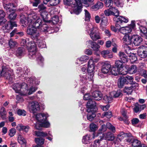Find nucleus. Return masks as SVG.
<instances>
[{"instance_id":"obj_1","label":"nucleus","mask_w":147,"mask_h":147,"mask_svg":"<svg viewBox=\"0 0 147 147\" xmlns=\"http://www.w3.org/2000/svg\"><path fill=\"white\" fill-rule=\"evenodd\" d=\"M26 13L28 15V16L26 18L23 17L20 19L21 23L24 25L22 26L24 27L27 25L31 26L35 28L39 29L41 32L45 33L49 32L50 29L52 28L49 27L46 24H45L44 22L40 18L38 15L35 13L32 9H30Z\"/></svg>"},{"instance_id":"obj_2","label":"nucleus","mask_w":147,"mask_h":147,"mask_svg":"<svg viewBox=\"0 0 147 147\" xmlns=\"http://www.w3.org/2000/svg\"><path fill=\"white\" fill-rule=\"evenodd\" d=\"M32 118L36 119V122L35 125V128L37 129H40L42 127L49 128L50 124L47 120L49 115L47 113H39L35 114H33Z\"/></svg>"},{"instance_id":"obj_3","label":"nucleus","mask_w":147,"mask_h":147,"mask_svg":"<svg viewBox=\"0 0 147 147\" xmlns=\"http://www.w3.org/2000/svg\"><path fill=\"white\" fill-rule=\"evenodd\" d=\"M28 85V84H26L24 82L22 84H14L13 86V88L16 93H19L20 95L23 96H27V94L30 95L37 90V88L31 85V87L27 90V93L24 92L23 89L24 88L26 89ZM25 90L26 91V90Z\"/></svg>"},{"instance_id":"obj_4","label":"nucleus","mask_w":147,"mask_h":147,"mask_svg":"<svg viewBox=\"0 0 147 147\" xmlns=\"http://www.w3.org/2000/svg\"><path fill=\"white\" fill-rule=\"evenodd\" d=\"M112 15H114L115 17L113 20L116 22V26L119 27L120 25L123 23H127L129 21L128 19L125 17L119 16V11L115 7H112L110 8Z\"/></svg>"},{"instance_id":"obj_5","label":"nucleus","mask_w":147,"mask_h":147,"mask_svg":"<svg viewBox=\"0 0 147 147\" xmlns=\"http://www.w3.org/2000/svg\"><path fill=\"white\" fill-rule=\"evenodd\" d=\"M86 31L89 33V35L91 39L94 41L101 39L100 33L98 28L93 26L91 24H88L86 26Z\"/></svg>"},{"instance_id":"obj_6","label":"nucleus","mask_w":147,"mask_h":147,"mask_svg":"<svg viewBox=\"0 0 147 147\" xmlns=\"http://www.w3.org/2000/svg\"><path fill=\"white\" fill-rule=\"evenodd\" d=\"M29 38L22 39L20 44L22 46H26L29 52V55L33 57L36 52V44L33 41L29 42Z\"/></svg>"},{"instance_id":"obj_7","label":"nucleus","mask_w":147,"mask_h":147,"mask_svg":"<svg viewBox=\"0 0 147 147\" xmlns=\"http://www.w3.org/2000/svg\"><path fill=\"white\" fill-rule=\"evenodd\" d=\"M63 0L65 5L71 6L73 10L76 14H78L82 11V5L80 0Z\"/></svg>"},{"instance_id":"obj_8","label":"nucleus","mask_w":147,"mask_h":147,"mask_svg":"<svg viewBox=\"0 0 147 147\" xmlns=\"http://www.w3.org/2000/svg\"><path fill=\"white\" fill-rule=\"evenodd\" d=\"M96 106V103L95 101H90L87 103V111L88 113L87 117V119L90 121H92L96 116L95 113L97 110Z\"/></svg>"},{"instance_id":"obj_9","label":"nucleus","mask_w":147,"mask_h":147,"mask_svg":"<svg viewBox=\"0 0 147 147\" xmlns=\"http://www.w3.org/2000/svg\"><path fill=\"white\" fill-rule=\"evenodd\" d=\"M13 70L8 66L3 65L2 67V75L7 79L11 81L13 77Z\"/></svg>"},{"instance_id":"obj_10","label":"nucleus","mask_w":147,"mask_h":147,"mask_svg":"<svg viewBox=\"0 0 147 147\" xmlns=\"http://www.w3.org/2000/svg\"><path fill=\"white\" fill-rule=\"evenodd\" d=\"M29 26L27 30V34L31 35V38L33 40L37 39L40 36L39 32L36 28L32 26Z\"/></svg>"},{"instance_id":"obj_11","label":"nucleus","mask_w":147,"mask_h":147,"mask_svg":"<svg viewBox=\"0 0 147 147\" xmlns=\"http://www.w3.org/2000/svg\"><path fill=\"white\" fill-rule=\"evenodd\" d=\"M135 26V22L132 21L131 23L128 26L125 27H121L119 28V32L123 34H128L130 33L133 29Z\"/></svg>"},{"instance_id":"obj_12","label":"nucleus","mask_w":147,"mask_h":147,"mask_svg":"<svg viewBox=\"0 0 147 147\" xmlns=\"http://www.w3.org/2000/svg\"><path fill=\"white\" fill-rule=\"evenodd\" d=\"M95 69L94 63L93 60V57H91L88 63V76H90V80H92L93 76V72Z\"/></svg>"},{"instance_id":"obj_13","label":"nucleus","mask_w":147,"mask_h":147,"mask_svg":"<svg viewBox=\"0 0 147 147\" xmlns=\"http://www.w3.org/2000/svg\"><path fill=\"white\" fill-rule=\"evenodd\" d=\"M29 110L30 113L34 114L40 110V105L36 101H32L30 103Z\"/></svg>"},{"instance_id":"obj_14","label":"nucleus","mask_w":147,"mask_h":147,"mask_svg":"<svg viewBox=\"0 0 147 147\" xmlns=\"http://www.w3.org/2000/svg\"><path fill=\"white\" fill-rule=\"evenodd\" d=\"M138 54L141 58H145L147 57V47L142 45L140 47L138 50Z\"/></svg>"},{"instance_id":"obj_15","label":"nucleus","mask_w":147,"mask_h":147,"mask_svg":"<svg viewBox=\"0 0 147 147\" xmlns=\"http://www.w3.org/2000/svg\"><path fill=\"white\" fill-rule=\"evenodd\" d=\"M102 66L101 69L102 73L104 74H107L110 73L111 65L108 62L102 63Z\"/></svg>"},{"instance_id":"obj_16","label":"nucleus","mask_w":147,"mask_h":147,"mask_svg":"<svg viewBox=\"0 0 147 147\" xmlns=\"http://www.w3.org/2000/svg\"><path fill=\"white\" fill-rule=\"evenodd\" d=\"M86 45L88 47L90 46L93 50L96 51H98L100 47V46L96 42L91 40L87 41L86 42Z\"/></svg>"},{"instance_id":"obj_17","label":"nucleus","mask_w":147,"mask_h":147,"mask_svg":"<svg viewBox=\"0 0 147 147\" xmlns=\"http://www.w3.org/2000/svg\"><path fill=\"white\" fill-rule=\"evenodd\" d=\"M142 41V38L138 35H134L131 36V44H134L135 46L140 45Z\"/></svg>"},{"instance_id":"obj_18","label":"nucleus","mask_w":147,"mask_h":147,"mask_svg":"<svg viewBox=\"0 0 147 147\" xmlns=\"http://www.w3.org/2000/svg\"><path fill=\"white\" fill-rule=\"evenodd\" d=\"M95 133L87 135L83 137L82 143L85 144H88L90 142V141L93 139L95 137Z\"/></svg>"},{"instance_id":"obj_19","label":"nucleus","mask_w":147,"mask_h":147,"mask_svg":"<svg viewBox=\"0 0 147 147\" xmlns=\"http://www.w3.org/2000/svg\"><path fill=\"white\" fill-rule=\"evenodd\" d=\"M26 81L28 84L29 85H34V84L37 85L39 84L40 81L35 77H32L31 78H28L26 79Z\"/></svg>"},{"instance_id":"obj_20","label":"nucleus","mask_w":147,"mask_h":147,"mask_svg":"<svg viewBox=\"0 0 147 147\" xmlns=\"http://www.w3.org/2000/svg\"><path fill=\"white\" fill-rule=\"evenodd\" d=\"M36 41V44L38 47L41 48H45L46 47V44L43 38L39 36V37L37 39H34Z\"/></svg>"},{"instance_id":"obj_21","label":"nucleus","mask_w":147,"mask_h":147,"mask_svg":"<svg viewBox=\"0 0 147 147\" xmlns=\"http://www.w3.org/2000/svg\"><path fill=\"white\" fill-rule=\"evenodd\" d=\"M89 58V57L86 55L82 56L77 59L76 62V64L78 65H80L81 64L86 62Z\"/></svg>"},{"instance_id":"obj_22","label":"nucleus","mask_w":147,"mask_h":147,"mask_svg":"<svg viewBox=\"0 0 147 147\" xmlns=\"http://www.w3.org/2000/svg\"><path fill=\"white\" fill-rule=\"evenodd\" d=\"M102 136L103 137L100 138H102L101 140L104 139L107 140L112 141L115 138L113 134L110 132L103 134Z\"/></svg>"},{"instance_id":"obj_23","label":"nucleus","mask_w":147,"mask_h":147,"mask_svg":"<svg viewBox=\"0 0 147 147\" xmlns=\"http://www.w3.org/2000/svg\"><path fill=\"white\" fill-rule=\"evenodd\" d=\"M146 107V106L145 104L140 105L138 103H136L133 109L135 113H137L144 110Z\"/></svg>"},{"instance_id":"obj_24","label":"nucleus","mask_w":147,"mask_h":147,"mask_svg":"<svg viewBox=\"0 0 147 147\" xmlns=\"http://www.w3.org/2000/svg\"><path fill=\"white\" fill-rule=\"evenodd\" d=\"M93 99L96 100H99L102 98V95L100 92L98 91L93 92L91 95Z\"/></svg>"},{"instance_id":"obj_25","label":"nucleus","mask_w":147,"mask_h":147,"mask_svg":"<svg viewBox=\"0 0 147 147\" xmlns=\"http://www.w3.org/2000/svg\"><path fill=\"white\" fill-rule=\"evenodd\" d=\"M103 7V4L102 2L98 1L94 5L92 6L90 8V9L92 11H96Z\"/></svg>"},{"instance_id":"obj_26","label":"nucleus","mask_w":147,"mask_h":147,"mask_svg":"<svg viewBox=\"0 0 147 147\" xmlns=\"http://www.w3.org/2000/svg\"><path fill=\"white\" fill-rule=\"evenodd\" d=\"M87 74L86 73H83L80 75V80L84 83H85L88 82V81H90L92 82L93 79L92 80H90V76H88V78H87Z\"/></svg>"},{"instance_id":"obj_27","label":"nucleus","mask_w":147,"mask_h":147,"mask_svg":"<svg viewBox=\"0 0 147 147\" xmlns=\"http://www.w3.org/2000/svg\"><path fill=\"white\" fill-rule=\"evenodd\" d=\"M123 41L125 45H130L131 43V36L129 34H125L123 38Z\"/></svg>"},{"instance_id":"obj_28","label":"nucleus","mask_w":147,"mask_h":147,"mask_svg":"<svg viewBox=\"0 0 147 147\" xmlns=\"http://www.w3.org/2000/svg\"><path fill=\"white\" fill-rule=\"evenodd\" d=\"M126 80L125 78L124 77H120L118 81V86L120 88H122L124 86L125 84H127Z\"/></svg>"},{"instance_id":"obj_29","label":"nucleus","mask_w":147,"mask_h":147,"mask_svg":"<svg viewBox=\"0 0 147 147\" xmlns=\"http://www.w3.org/2000/svg\"><path fill=\"white\" fill-rule=\"evenodd\" d=\"M48 2H49L50 6H54L58 4L60 2V0H44L43 2L45 4H47Z\"/></svg>"},{"instance_id":"obj_30","label":"nucleus","mask_w":147,"mask_h":147,"mask_svg":"<svg viewBox=\"0 0 147 147\" xmlns=\"http://www.w3.org/2000/svg\"><path fill=\"white\" fill-rule=\"evenodd\" d=\"M5 15V13L1 9H0V25H2L7 21L6 19L4 18Z\"/></svg>"},{"instance_id":"obj_31","label":"nucleus","mask_w":147,"mask_h":147,"mask_svg":"<svg viewBox=\"0 0 147 147\" xmlns=\"http://www.w3.org/2000/svg\"><path fill=\"white\" fill-rule=\"evenodd\" d=\"M119 56L121 60L122 61V62H126L128 61L127 56L124 53L120 52L119 53Z\"/></svg>"},{"instance_id":"obj_32","label":"nucleus","mask_w":147,"mask_h":147,"mask_svg":"<svg viewBox=\"0 0 147 147\" xmlns=\"http://www.w3.org/2000/svg\"><path fill=\"white\" fill-rule=\"evenodd\" d=\"M120 70H121V69L118 67H112L111 68L110 73L112 75L117 76L119 74Z\"/></svg>"},{"instance_id":"obj_33","label":"nucleus","mask_w":147,"mask_h":147,"mask_svg":"<svg viewBox=\"0 0 147 147\" xmlns=\"http://www.w3.org/2000/svg\"><path fill=\"white\" fill-rule=\"evenodd\" d=\"M3 6L4 8L5 9L7 12H11L12 11L14 10L12 9L13 7V5L9 3H8L6 4H5L4 2L3 4Z\"/></svg>"},{"instance_id":"obj_34","label":"nucleus","mask_w":147,"mask_h":147,"mask_svg":"<svg viewBox=\"0 0 147 147\" xmlns=\"http://www.w3.org/2000/svg\"><path fill=\"white\" fill-rule=\"evenodd\" d=\"M128 71L130 74H133L137 71V68L136 65H133L129 67L128 69Z\"/></svg>"},{"instance_id":"obj_35","label":"nucleus","mask_w":147,"mask_h":147,"mask_svg":"<svg viewBox=\"0 0 147 147\" xmlns=\"http://www.w3.org/2000/svg\"><path fill=\"white\" fill-rule=\"evenodd\" d=\"M128 136L127 134H125L123 132L120 133L117 136L116 140L118 142H120L124 138Z\"/></svg>"},{"instance_id":"obj_36","label":"nucleus","mask_w":147,"mask_h":147,"mask_svg":"<svg viewBox=\"0 0 147 147\" xmlns=\"http://www.w3.org/2000/svg\"><path fill=\"white\" fill-rule=\"evenodd\" d=\"M81 2L82 5V3L84 5V6L86 7H88L90 6L93 3L94 0H82V2Z\"/></svg>"},{"instance_id":"obj_37","label":"nucleus","mask_w":147,"mask_h":147,"mask_svg":"<svg viewBox=\"0 0 147 147\" xmlns=\"http://www.w3.org/2000/svg\"><path fill=\"white\" fill-rule=\"evenodd\" d=\"M25 54L24 50L22 48H19L16 51V55L18 57L23 56Z\"/></svg>"},{"instance_id":"obj_38","label":"nucleus","mask_w":147,"mask_h":147,"mask_svg":"<svg viewBox=\"0 0 147 147\" xmlns=\"http://www.w3.org/2000/svg\"><path fill=\"white\" fill-rule=\"evenodd\" d=\"M108 24V20L107 18L104 17L101 19L100 26L103 27L107 26Z\"/></svg>"},{"instance_id":"obj_39","label":"nucleus","mask_w":147,"mask_h":147,"mask_svg":"<svg viewBox=\"0 0 147 147\" xmlns=\"http://www.w3.org/2000/svg\"><path fill=\"white\" fill-rule=\"evenodd\" d=\"M103 102L106 103H110L113 101L112 96L108 95H105L103 97Z\"/></svg>"},{"instance_id":"obj_40","label":"nucleus","mask_w":147,"mask_h":147,"mask_svg":"<svg viewBox=\"0 0 147 147\" xmlns=\"http://www.w3.org/2000/svg\"><path fill=\"white\" fill-rule=\"evenodd\" d=\"M7 112L5 108L2 107L0 111V115L1 119L4 120L6 119V117Z\"/></svg>"},{"instance_id":"obj_41","label":"nucleus","mask_w":147,"mask_h":147,"mask_svg":"<svg viewBox=\"0 0 147 147\" xmlns=\"http://www.w3.org/2000/svg\"><path fill=\"white\" fill-rule=\"evenodd\" d=\"M140 141L137 139L134 140L132 142V147H139L141 144Z\"/></svg>"},{"instance_id":"obj_42","label":"nucleus","mask_w":147,"mask_h":147,"mask_svg":"<svg viewBox=\"0 0 147 147\" xmlns=\"http://www.w3.org/2000/svg\"><path fill=\"white\" fill-rule=\"evenodd\" d=\"M48 12L44 11L41 13V15L42 17L44 22H47L48 21Z\"/></svg>"},{"instance_id":"obj_43","label":"nucleus","mask_w":147,"mask_h":147,"mask_svg":"<svg viewBox=\"0 0 147 147\" xmlns=\"http://www.w3.org/2000/svg\"><path fill=\"white\" fill-rule=\"evenodd\" d=\"M34 135L37 136H42V137H45L47 135V133L44 132H40V131H35L33 134Z\"/></svg>"},{"instance_id":"obj_44","label":"nucleus","mask_w":147,"mask_h":147,"mask_svg":"<svg viewBox=\"0 0 147 147\" xmlns=\"http://www.w3.org/2000/svg\"><path fill=\"white\" fill-rule=\"evenodd\" d=\"M125 78L126 80V82L127 84H132L133 81V78L132 76L127 75L125 77Z\"/></svg>"},{"instance_id":"obj_45","label":"nucleus","mask_w":147,"mask_h":147,"mask_svg":"<svg viewBox=\"0 0 147 147\" xmlns=\"http://www.w3.org/2000/svg\"><path fill=\"white\" fill-rule=\"evenodd\" d=\"M12 11L10 14H9L8 16L10 21L15 20L17 16V14L14 12V10Z\"/></svg>"},{"instance_id":"obj_46","label":"nucleus","mask_w":147,"mask_h":147,"mask_svg":"<svg viewBox=\"0 0 147 147\" xmlns=\"http://www.w3.org/2000/svg\"><path fill=\"white\" fill-rule=\"evenodd\" d=\"M122 61L121 60H118L116 61L115 63L116 67L121 69V70L122 69V68H123V63H125L122 62Z\"/></svg>"},{"instance_id":"obj_47","label":"nucleus","mask_w":147,"mask_h":147,"mask_svg":"<svg viewBox=\"0 0 147 147\" xmlns=\"http://www.w3.org/2000/svg\"><path fill=\"white\" fill-rule=\"evenodd\" d=\"M111 95H113V97L114 98H117L120 96H121L122 93L120 90H118L117 92H113L111 93Z\"/></svg>"},{"instance_id":"obj_48","label":"nucleus","mask_w":147,"mask_h":147,"mask_svg":"<svg viewBox=\"0 0 147 147\" xmlns=\"http://www.w3.org/2000/svg\"><path fill=\"white\" fill-rule=\"evenodd\" d=\"M124 47L125 52L127 55L128 56H129V55H131L132 53L131 52V50L130 48L127 45H125Z\"/></svg>"},{"instance_id":"obj_49","label":"nucleus","mask_w":147,"mask_h":147,"mask_svg":"<svg viewBox=\"0 0 147 147\" xmlns=\"http://www.w3.org/2000/svg\"><path fill=\"white\" fill-rule=\"evenodd\" d=\"M35 142L38 145H40L44 144V140L42 138H36L35 139Z\"/></svg>"},{"instance_id":"obj_50","label":"nucleus","mask_w":147,"mask_h":147,"mask_svg":"<svg viewBox=\"0 0 147 147\" xmlns=\"http://www.w3.org/2000/svg\"><path fill=\"white\" fill-rule=\"evenodd\" d=\"M9 44L10 48H13L16 45L17 43L16 41L11 39L9 41Z\"/></svg>"},{"instance_id":"obj_51","label":"nucleus","mask_w":147,"mask_h":147,"mask_svg":"<svg viewBox=\"0 0 147 147\" xmlns=\"http://www.w3.org/2000/svg\"><path fill=\"white\" fill-rule=\"evenodd\" d=\"M145 27V26H141L139 27V29L141 32L143 33L144 35L146 36L147 35V29Z\"/></svg>"},{"instance_id":"obj_52","label":"nucleus","mask_w":147,"mask_h":147,"mask_svg":"<svg viewBox=\"0 0 147 147\" xmlns=\"http://www.w3.org/2000/svg\"><path fill=\"white\" fill-rule=\"evenodd\" d=\"M133 89L130 86L129 87H125L124 89L125 92L127 94H130L133 91Z\"/></svg>"},{"instance_id":"obj_53","label":"nucleus","mask_w":147,"mask_h":147,"mask_svg":"<svg viewBox=\"0 0 147 147\" xmlns=\"http://www.w3.org/2000/svg\"><path fill=\"white\" fill-rule=\"evenodd\" d=\"M85 20L86 21H89L91 18L89 12L86 9H84Z\"/></svg>"},{"instance_id":"obj_54","label":"nucleus","mask_w":147,"mask_h":147,"mask_svg":"<svg viewBox=\"0 0 147 147\" xmlns=\"http://www.w3.org/2000/svg\"><path fill=\"white\" fill-rule=\"evenodd\" d=\"M115 3L117 6L122 7L123 5V0H116Z\"/></svg>"},{"instance_id":"obj_55","label":"nucleus","mask_w":147,"mask_h":147,"mask_svg":"<svg viewBox=\"0 0 147 147\" xmlns=\"http://www.w3.org/2000/svg\"><path fill=\"white\" fill-rule=\"evenodd\" d=\"M84 99L85 100H88L87 103L90 101H94L92 100V96H90L89 93L86 94H85L84 96Z\"/></svg>"},{"instance_id":"obj_56","label":"nucleus","mask_w":147,"mask_h":147,"mask_svg":"<svg viewBox=\"0 0 147 147\" xmlns=\"http://www.w3.org/2000/svg\"><path fill=\"white\" fill-rule=\"evenodd\" d=\"M18 142L22 144H25L26 143V140L21 136H19L18 138Z\"/></svg>"},{"instance_id":"obj_57","label":"nucleus","mask_w":147,"mask_h":147,"mask_svg":"<svg viewBox=\"0 0 147 147\" xmlns=\"http://www.w3.org/2000/svg\"><path fill=\"white\" fill-rule=\"evenodd\" d=\"M90 128L91 131H94L97 130L98 127L96 124L93 123H92L90 125Z\"/></svg>"},{"instance_id":"obj_58","label":"nucleus","mask_w":147,"mask_h":147,"mask_svg":"<svg viewBox=\"0 0 147 147\" xmlns=\"http://www.w3.org/2000/svg\"><path fill=\"white\" fill-rule=\"evenodd\" d=\"M129 59L132 62H134L137 60L136 56L133 53H132L131 55H129Z\"/></svg>"},{"instance_id":"obj_59","label":"nucleus","mask_w":147,"mask_h":147,"mask_svg":"<svg viewBox=\"0 0 147 147\" xmlns=\"http://www.w3.org/2000/svg\"><path fill=\"white\" fill-rule=\"evenodd\" d=\"M16 130L14 128H12L9 131V135L11 137L13 136L16 134Z\"/></svg>"},{"instance_id":"obj_60","label":"nucleus","mask_w":147,"mask_h":147,"mask_svg":"<svg viewBox=\"0 0 147 147\" xmlns=\"http://www.w3.org/2000/svg\"><path fill=\"white\" fill-rule=\"evenodd\" d=\"M107 127L112 131L113 132H115V127L113 126L110 123H107L106 124Z\"/></svg>"},{"instance_id":"obj_61","label":"nucleus","mask_w":147,"mask_h":147,"mask_svg":"<svg viewBox=\"0 0 147 147\" xmlns=\"http://www.w3.org/2000/svg\"><path fill=\"white\" fill-rule=\"evenodd\" d=\"M105 116L108 118H110L112 117L111 112L110 111L104 112L102 115V117H104Z\"/></svg>"},{"instance_id":"obj_62","label":"nucleus","mask_w":147,"mask_h":147,"mask_svg":"<svg viewBox=\"0 0 147 147\" xmlns=\"http://www.w3.org/2000/svg\"><path fill=\"white\" fill-rule=\"evenodd\" d=\"M17 113L19 115L24 116L26 115V112L24 110L19 109L18 110Z\"/></svg>"},{"instance_id":"obj_63","label":"nucleus","mask_w":147,"mask_h":147,"mask_svg":"<svg viewBox=\"0 0 147 147\" xmlns=\"http://www.w3.org/2000/svg\"><path fill=\"white\" fill-rule=\"evenodd\" d=\"M52 22L54 24H57L59 22V17L57 16H54L52 18Z\"/></svg>"},{"instance_id":"obj_64","label":"nucleus","mask_w":147,"mask_h":147,"mask_svg":"<svg viewBox=\"0 0 147 147\" xmlns=\"http://www.w3.org/2000/svg\"><path fill=\"white\" fill-rule=\"evenodd\" d=\"M113 3V2L112 0H106L105 2V5L107 7L112 6Z\"/></svg>"}]
</instances>
